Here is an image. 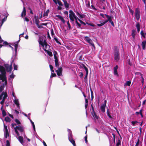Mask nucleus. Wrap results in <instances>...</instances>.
Here are the masks:
<instances>
[{"label":"nucleus","instance_id":"obj_8","mask_svg":"<svg viewBox=\"0 0 146 146\" xmlns=\"http://www.w3.org/2000/svg\"><path fill=\"white\" fill-rule=\"evenodd\" d=\"M43 38V37H39L38 41L39 44L42 47H44V45H46L47 42L46 40Z\"/></svg>","mask_w":146,"mask_h":146},{"label":"nucleus","instance_id":"obj_11","mask_svg":"<svg viewBox=\"0 0 146 146\" xmlns=\"http://www.w3.org/2000/svg\"><path fill=\"white\" fill-rule=\"evenodd\" d=\"M4 66L6 68L7 71L8 72H11L12 69V64L10 65L8 64H5Z\"/></svg>","mask_w":146,"mask_h":146},{"label":"nucleus","instance_id":"obj_18","mask_svg":"<svg viewBox=\"0 0 146 146\" xmlns=\"http://www.w3.org/2000/svg\"><path fill=\"white\" fill-rule=\"evenodd\" d=\"M76 14L78 16H79L80 18H83L85 17V15L83 14H80L77 11H75Z\"/></svg>","mask_w":146,"mask_h":146},{"label":"nucleus","instance_id":"obj_10","mask_svg":"<svg viewBox=\"0 0 146 146\" xmlns=\"http://www.w3.org/2000/svg\"><path fill=\"white\" fill-rule=\"evenodd\" d=\"M4 134L5 138H7L9 136V134L8 131L7 129V126L5 125L4 123Z\"/></svg>","mask_w":146,"mask_h":146},{"label":"nucleus","instance_id":"obj_58","mask_svg":"<svg viewBox=\"0 0 146 146\" xmlns=\"http://www.w3.org/2000/svg\"><path fill=\"white\" fill-rule=\"evenodd\" d=\"M100 15L102 16L103 18H104V19H105L106 18V17H105V15H104V14H103L102 13H100Z\"/></svg>","mask_w":146,"mask_h":146},{"label":"nucleus","instance_id":"obj_63","mask_svg":"<svg viewBox=\"0 0 146 146\" xmlns=\"http://www.w3.org/2000/svg\"><path fill=\"white\" fill-rule=\"evenodd\" d=\"M88 73H86V74L84 78L85 80H86L87 79L88 75Z\"/></svg>","mask_w":146,"mask_h":146},{"label":"nucleus","instance_id":"obj_4","mask_svg":"<svg viewBox=\"0 0 146 146\" xmlns=\"http://www.w3.org/2000/svg\"><path fill=\"white\" fill-rule=\"evenodd\" d=\"M20 40V37H19V40L18 41L15 42H14L12 43L11 44V45L15 47L14 51L15 52L14 54H15L13 56V57L14 56V58H15L16 56L17 50L18 48V44Z\"/></svg>","mask_w":146,"mask_h":146},{"label":"nucleus","instance_id":"obj_60","mask_svg":"<svg viewBox=\"0 0 146 146\" xmlns=\"http://www.w3.org/2000/svg\"><path fill=\"white\" fill-rule=\"evenodd\" d=\"M97 26L98 27H101L103 25H104V24L103 23H101L100 24H97Z\"/></svg>","mask_w":146,"mask_h":146},{"label":"nucleus","instance_id":"obj_59","mask_svg":"<svg viewBox=\"0 0 146 146\" xmlns=\"http://www.w3.org/2000/svg\"><path fill=\"white\" fill-rule=\"evenodd\" d=\"M118 67L117 65L116 66L114 67V70H117Z\"/></svg>","mask_w":146,"mask_h":146},{"label":"nucleus","instance_id":"obj_21","mask_svg":"<svg viewBox=\"0 0 146 146\" xmlns=\"http://www.w3.org/2000/svg\"><path fill=\"white\" fill-rule=\"evenodd\" d=\"M141 45L143 49L145 50L146 46V41L144 40L142 41V42Z\"/></svg>","mask_w":146,"mask_h":146},{"label":"nucleus","instance_id":"obj_3","mask_svg":"<svg viewBox=\"0 0 146 146\" xmlns=\"http://www.w3.org/2000/svg\"><path fill=\"white\" fill-rule=\"evenodd\" d=\"M114 60L116 62H118L120 59L119 53V49L116 46L114 47Z\"/></svg>","mask_w":146,"mask_h":146},{"label":"nucleus","instance_id":"obj_29","mask_svg":"<svg viewBox=\"0 0 146 146\" xmlns=\"http://www.w3.org/2000/svg\"><path fill=\"white\" fill-rule=\"evenodd\" d=\"M56 1L57 4L58 3L60 6H63L62 3L60 0H56Z\"/></svg>","mask_w":146,"mask_h":146},{"label":"nucleus","instance_id":"obj_33","mask_svg":"<svg viewBox=\"0 0 146 146\" xmlns=\"http://www.w3.org/2000/svg\"><path fill=\"white\" fill-rule=\"evenodd\" d=\"M49 12V10H48L46 11V12H44L43 14V16L45 17L46 16H47L48 15V13Z\"/></svg>","mask_w":146,"mask_h":146},{"label":"nucleus","instance_id":"obj_42","mask_svg":"<svg viewBox=\"0 0 146 146\" xmlns=\"http://www.w3.org/2000/svg\"><path fill=\"white\" fill-rule=\"evenodd\" d=\"M131 83V82L130 81H127L126 83V85L128 86H130Z\"/></svg>","mask_w":146,"mask_h":146},{"label":"nucleus","instance_id":"obj_26","mask_svg":"<svg viewBox=\"0 0 146 146\" xmlns=\"http://www.w3.org/2000/svg\"><path fill=\"white\" fill-rule=\"evenodd\" d=\"M29 119L30 120L31 124L32 125V126L33 128V129L34 131H35V127L34 122L32 121L31 119L29 118Z\"/></svg>","mask_w":146,"mask_h":146},{"label":"nucleus","instance_id":"obj_62","mask_svg":"<svg viewBox=\"0 0 146 146\" xmlns=\"http://www.w3.org/2000/svg\"><path fill=\"white\" fill-rule=\"evenodd\" d=\"M106 103H107V101L105 100L104 101V104L102 105L103 106H106Z\"/></svg>","mask_w":146,"mask_h":146},{"label":"nucleus","instance_id":"obj_30","mask_svg":"<svg viewBox=\"0 0 146 146\" xmlns=\"http://www.w3.org/2000/svg\"><path fill=\"white\" fill-rule=\"evenodd\" d=\"M5 120L7 122H10L11 119L8 117H5Z\"/></svg>","mask_w":146,"mask_h":146},{"label":"nucleus","instance_id":"obj_28","mask_svg":"<svg viewBox=\"0 0 146 146\" xmlns=\"http://www.w3.org/2000/svg\"><path fill=\"white\" fill-rule=\"evenodd\" d=\"M136 33V31L134 30L133 29L132 30V33H131V35L132 36H135V34Z\"/></svg>","mask_w":146,"mask_h":146},{"label":"nucleus","instance_id":"obj_19","mask_svg":"<svg viewBox=\"0 0 146 146\" xmlns=\"http://www.w3.org/2000/svg\"><path fill=\"white\" fill-rule=\"evenodd\" d=\"M26 10L24 6H23V10L22 12L21 16L22 18L24 17L26 15Z\"/></svg>","mask_w":146,"mask_h":146},{"label":"nucleus","instance_id":"obj_25","mask_svg":"<svg viewBox=\"0 0 146 146\" xmlns=\"http://www.w3.org/2000/svg\"><path fill=\"white\" fill-rule=\"evenodd\" d=\"M64 3L65 7L66 8H68L69 7V4L67 3V2L66 1V2H64Z\"/></svg>","mask_w":146,"mask_h":146},{"label":"nucleus","instance_id":"obj_47","mask_svg":"<svg viewBox=\"0 0 146 146\" xmlns=\"http://www.w3.org/2000/svg\"><path fill=\"white\" fill-rule=\"evenodd\" d=\"M138 123V122L137 121H132L131 122V123L132 125H133L134 126L135 124L137 123Z\"/></svg>","mask_w":146,"mask_h":146},{"label":"nucleus","instance_id":"obj_44","mask_svg":"<svg viewBox=\"0 0 146 146\" xmlns=\"http://www.w3.org/2000/svg\"><path fill=\"white\" fill-rule=\"evenodd\" d=\"M86 23L88 25H89L90 26H92V27H94L95 26V25L93 24L92 23H88V22H86Z\"/></svg>","mask_w":146,"mask_h":146},{"label":"nucleus","instance_id":"obj_56","mask_svg":"<svg viewBox=\"0 0 146 146\" xmlns=\"http://www.w3.org/2000/svg\"><path fill=\"white\" fill-rule=\"evenodd\" d=\"M127 61H128V62H127L128 64H129L130 66L132 65V64L130 62V59H128L127 60Z\"/></svg>","mask_w":146,"mask_h":146},{"label":"nucleus","instance_id":"obj_6","mask_svg":"<svg viewBox=\"0 0 146 146\" xmlns=\"http://www.w3.org/2000/svg\"><path fill=\"white\" fill-rule=\"evenodd\" d=\"M135 16L137 21L139 20L140 18V11L139 8H135Z\"/></svg>","mask_w":146,"mask_h":146},{"label":"nucleus","instance_id":"obj_45","mask_svg":"<svg viewBox=\"0 0 146 146\" xmlns=\"http://www.w3.org/2000/svg\"><path fill=\"white\" fill-rule=\"evenodd\" d=\"M50 33L52 36H53L54 35V32L53 30L52 29H51L50 30Z\"/></svg>","mask_w":146,"mask_h":146},{"label":"nucleus","instance_id":"obj_15","mask_svg":"<svg viewBox=\"0 0 146 146\" xmlns=\"http://www.w3.org/2000/svg\"><path fill=\"white\" fill-rule=\"evenodd\" d=\"M7 96V94L5 92H3L0 96V99L3 98V100H5Z\"/></svg>","mask_w":146,"mask_h":146},{"label":"nucleus","instance_id":"obj_50","mask_svg":"<svg viewBox=\"0 0 146 146\" xmlns=\"http://www.w3.org/2000/svg\"><path fill=\"white\" fill-rule=\"evenodd\" d=\"M14 70H17V66L15 64H14Z\"/></svg>","mask_w":146,"mask_h":146},{"label":"nucleus","instance_id":"obj_2","mask_svg":"<svg viewBox=\"0 0 146 146\" xmlns=\"http://www.w3.org/2000/svg\"><path fill=\"white\" fill-rule=\"evenodd\" d=\"M0 80H1L2 82H5V84L7 83V78L6 76V72L5 69L2 66H0Z\"/></svg>","mask_w":146,"mask_h":146},{"label":"nucleus","instance_id":"obj_61","mask_svg":"<svg viewBox=\"0 0 146 146\" xmlns=\"http://www.w3.org/2000/svg\"><path fill=\"white\" fill-rule=\"evenodd\" d=\"M141 34L142 36H145L144 33L143 32V31H141Z\"/></svg>","mask_w":146,"mask_h":146},{"label":"nucleus","instance_id":"obj_32","mask_svg":"<svg viewBox=\"0 0 146 146\" xmlns=\"http://www.w3.org/2000/svg\"><path fill=\"white\" fill-rule=\"evenodd\" d=\"M82 65L84 67V68L85 69L86 73H88V69L87 68V67L84 64H82Z\"/></svg>","mask_w":146,"mask_h":146},{"label":"nucleus","instance_id":"obj_7","mask_svg":"<svg viewBox=\"0 0 146 146\" xmlns=\"http://www.w3.org/2000/svg\"><path fill=\"white\" fill-rule=\"evenodd\" d=\"M53 53L54 56V58L55 66L56 67L58 68L59 66V64L58 62V60L57 56V53L56 51L54 50L53 52Z\"/></svg>","mask_w":146,"mask_h":146},{"label":"nucleus","instance_id":"obj_12","mask_svg":"<svg viewBox=\"0 0 146 146\" xmlns=\"http://www.w3.org/2000/svg\"><path fill=\"white\" fill-rule=\"evenodd\" d=\"M62 67L58 68V69L56 70L57 74L59 76H62Z\"/></svg>","mask_w":146,"mask_h":146},{"label":"nucleus","instance_id":"obj_16","mask_svg":"<svg viewBox=\"0 0 146 146\" xmlns=\"http://www.w3.org/2000/svg\"><path fill=\"white\" fill-rule=\"evenodd\" d=\"M68 139L73 144L74 146H76L75 141L72 138V136H69Z\"/></svg>","mask_w":146,"mask_h":146},{"label":"nucleus","instance_id":"obj_43","mask_svg":"<svg viewBox=\"0 0 146 146\" xmlns=\"http://www.w3.org/2000/svg\"><path fill=\"white\" fill-rule=\"evenodd\" d=\"M76 26L78 28H81V25L79 23H77L76 24Z\"/></svg>","mask_w":146,"mask_h":146},{"label":"nucleus","instance_id":"obj_1","mask_svg":"<svg viewBox=\"0 0 146 146\" xmlns=\"http://www.w3.org/2000/svg\"><path fill=\"white\" fill-rule=\"evenodd\" d=\"M14 130L17 138L23 146H26L23 141V137H22L25 136L24 127L21 126H17L14 127Z\"/></svg>","mask_w":146,"mask_h":146},{"label":"nucleus","instance_id":"obj_41","mask_svg":"<svg viewBox=\"0 0 146 146\" xmlns=\"http://www.w3.org/2000/svg\"><path fill=\"white\" fill-rule=\"evenodd\" d=\"M15 121L16 123L18 125L21 124V122L20 121L17 119H16L15 120Z\"/></svg>","mask_w":146,"mask_h":146},{"label":"nucleus","instance_id":"obj_64","mask_svg":"<svg viewBox=\"0 0 146 146\" xmlns=\"http://www.w3.org/2000/svg\"><path fill=\"white\" fill-rule=\"evenodd\" d=\"M83 73H82V72H80V77L81 78H82V76H83Z\"/></svg>","mask_w":146,"mask_h":146},{"label":"nucleus","instance_id":"obj_54","mask_svg":"<svg viewBox=\"0 0 146 146\" xmlns=\"http://www.w3.org/2000/svg\"><path fill=\"white\" fill-rule=\"evenodd\" d=\"M137 29L140 28V25L139 23H137L136 25Z\"/></svg>","mask_w":146,"mask_h":146},{"label":"nucleus","instance_id":"obj_34","mask_svg":"<svg viewBox=\"0 0 146 146\" xmlns=\"http://www.w3.org/2000/svg\"><path fill=\"white\" fill-rule=\"evenodd\" d=\"M49 67L52 72H54V70H53V67L52 66L51 64H50Z\"/></svg>","mask_w":146,"mask_h":146},{"label":"nucleus","instance_id":"obj_20","mask_svg":"<svg viewBox=\"0 0 146 146\" xmlns=\"http://www.w3.org/2000/svg\"><path fill=\"white\" fill-rule=\"evenodd\" d=\"M55 17H58L59 19L63 23H65V20L63 17L59 15H56Z\"/></svg>","mask_w":146,"mask_h":146},{"label":"nucleus","instance_id":"obj_52","mask_svg":"<svg viewBox=\"0 0 146 146\" xmlns=\"http://www.w3.org/2000/svg\"><path fill=\"white\" fill-rule=\"evenodd\" d=\"M56 76V74L55 73H51V76H50V77H55Z\"/></svg>","mask_w":146,"mask_h":146},{"label":"nucleus","instance_id":"obj_40","mask_svg":"<svg viewBox=\"0 0 146 146\" xmlns=\"http://www.w3.org/2000/svg\"><path fill=\"white\" fill-rule=\"evenodd\" d=\"M2 114L3 115V117H4L6 115V112L4 110H3L2 111Z\"/></svg>","mask_w":146,"mask_h":146},{"label":"nucleus","instance_id":"obj_53","mask_svg":"<svg viewBox=\"0 0 146 146\" xmlns=\"http://www.w3.org/2000/svg\"><path fill=\"white\" fill-rule=\"evenodd\" d=\"M112 135H113V139L114 142L115 143V135L113 133L112 134Z\"/></svg>","mask_w":146,"mask_h":146},{"label":"nucleus","instance_id":"obj_36","mask_svg":"<svg viewBox=\"0 0 146 146\" xmlns=\"http://www.w3.org/2000/svg\"><path fill=\"white\" fill-rule=\"evenodd\" d=\"M68 131L69 132L68 137L70 136H72V132L71 130L69 129H68Z\"/></svg>","mask_w":146,"mask_h":146},{"label":"nucleus","instance_id":"obj_17","mask_svg":"<svg viewBox=\"0 0 146 146\" xmlns=\"http://www.w3.org/2000/svg\"><path fill=\"white\" fill-rule=\"evenodd\" d=\"M105 16L106 17L108 18V19L107 20H105L103 22V23L104 24V25L106 23H107L108 22H110L111 18V16H110L108 15H107V14H105Z\"/></svg>","mask_w":146,"mask_h":146},{"label":"nucleus","instance_id":"obj_9","mask_svg":"<svg viewBox=\"0 0 146 146\" xmlns=\"http://www.w3.org/2000/svg\"><path fill=\"white\" fill-rule=\"evenodd\" d=\"M84 40L91 45L94 49L95 48V45L92 40L89 37H85Z\"/></svg>","mask_w":146,"mask_h":146},{"label":"nucleus","instance_id":"obj_22","mask_svg":"<svg viewBox=\"0 0 146 146\" xmlns=\"http://www.w3.org/2000/svg\"><path fill=\"white\" fill-rule=\"evenodd\" d=\"M44 51L47 52V54L50 56H53L52 53L51 51H50L48 50H47L45 49H44Z\"/></svg>","mask_w":146,"mask_h":146},{"label":"nucleus","instance_id":"obj_37","mask_svg":"<svg viewBox=\"0 0 146 146\" xmlns=\"http://www.w3.org/2000/svg\"><path fill=\"white\" fill-rule=\"evenodd\" d=\"M54 40H55V41L57 43H58V44L60 45L61 44V43L59 41H58V39L56 37H54Z\"/></svg>","mask_w":146,"mask_h":146},{"label":"nucleus","instance_id":"obj_13","mask_svg":"<svg viewBox=\"0 0 146 146\" xmlns=\"http://www.w3.org/2000/svg\"><path fill=\"white\" fill-rule=\"evenodd\" d=\"M13 95L15 98V100H14V103L17 106V108L18 109H20L19 104L18 100L16 98L15 96L13 94Z\"/></svg>","mask_w":146,"mask_h":146},{"label":"nucleus","instance_id":"obj_24","mask_svg":"<svg viewBox=\"0 0 146 146\" xmlns=\"http://www.w3.org/2000/svg\"><path fill=\"white\" fill-rule=\"evenodd\" d=\"M92 114L93 117L95 118L96 119H98V117L97 115L95 112L94 113H92Z\"/></svg>","mask_w":146,"mask_h":146},{"label":"nucleus","instance_id":"obj_35","mask_svg":"<svg viewBox=\"0 0 146 146\" xmlns=\"http://www.w3.org/2000/svg\"><path fill=\"white\" fill-rule=\"evenodd\" d=\"M107 113L108 116L110 118H111L112 117L111 116L110 113L109 111V110L108 109L107 111Z\"/></svg>","mask_w":146,"mask_h":146},{"label":"nucleus","instance_id":"obj_38","mask_svg":"<svg viewBox=\"0 0 146 146\" xmlns=\"http://www.w3.org/2000/svg\"><path fill=\"white\" fill-rule=\"evenodd\" d=\"M121 141L119 139H118L117 142L116 143V146H119L121 145Z\"/></svg>","mask_w":146,"mask_h":146},{"label":"nucleus","instance_id":"obj_46","mask_svg":"<svg viewBox=\"0 0 146 146\" xmlns=\"http://www.w3.org/2000/svg\"><path fill=\"white\" fill-rule=\"evenodd\" d=\"M5 146H10V143L8 140L6 141V144Z\"/></svg>","mask_w":146,"mask_h":146},{"label":"nucleus","instance_id":"obj_39","mask_svg":"<svg viewBox=\"0 0 146 146\" xmlns=\"http://www.w3.org/2000/svg\"><path fill=\"white\" fill-rule=\"evenodd\" d=\"M109 22L112 25L113 27L114 26V23L113 21H112V17H111L110 21Z\"/></svg>","mask_w":146,"mask_h":146},{"label":"nucleus","instance_id":"obj_51","mask_svg":"<svg viewBox=\"0 0 146 146\" xmlns=\"http://www.w3.org/2000/svg\"><path fill=\"white\" fill-rule=\"evenodd\" d=\"M67 24L69 29H70L71 28V26L68 21L67 22Z\"/></svg>","mask_w":146,"mask_h":146},{"label":"nucleus","instance_id":"obj_23","mask_svg":"<svg viewBox=\"0 0 146 146\" xmlns=\"http://www.w3.org/2000/svg\"><path fill=\"white\" fill-rule=\"evenodd\" d=\"M15 76V75L12 73V74L9 76V80L12 81L13 79L14 78Z\"/></svg>","mask_w":146,"mask_h":146},{"label":"nucleus","instance_id":"obj_57","mask_svg":"<svg viewBox=\"0 0 146 146\" xmlns=\"http://www.w3.org/2000/svg\"><path fill=\"white\" fill-rule=\"evenodd\" d=\"M84 139L85 141V142L86 143H87L88 142V140H87V135H86L85 137H84Z\"/></svg>","mask_w":146,"mask_h":146},{"label":"nucleus","instance_id":"obj_48","mask_svg":"<svg viewBox=\"0 0 146 146\" xmlns=\"http://www.w3.org/2000/svg\"><path fill=\"white\" fill-rule=\"evenodd\" d=\"M28 9L30 10V14L33 15V12L32 10L29 7L28 8Z\"/></svg>","mask_w":146,"mask_h":146},{"label":"nucleus","instance_id":"obj_55","mask_svg":"<svg viewBox=\"0 0 146 146\" xmlns=\"http://www.w3.org/2000/svg\"><path fill=\"white\" fill-rule=\"evenodd\" d=\"M139 143V139H138L137 140V141L136 143L135 146H138Z\"/></svg>","mask_w":146,"mask_h":146},{"label":"nucleus","instance_id":"obj_14","mask_svg":"<svg viewBox=\"0 0 146 146\" xmlns=\"http://www.w3.org/2000/svg\"><path fill=\"white\" fill-rule=\"evenodd\" d=\"M1 37H0V48L2 46L8 45V43L7 42H4V41L1 39Z\"/></svg>","mask_w":146,"mask_h":146},{"label":"nucleus","instance_id":"obj_27","mask_svg":"<svg viewBox=\"0 0 146 146\" xmlns=\"http://www.w3.org/2000/svg\"><path fill=\"white\" fill-rule=\"evenodd\" d=\"M106 106H103L102 105L101 107V111L103 112H105V107Z\"/></svg>","mask_w":146,"mask_h":146},{"label":"nucleus","instance_id":"obj_5","mask_svg":"<svg viewBox=\"0 0 146 146\" xmlns=\"http://www.w3.org/2000/svg\"><path fill=\"white\" fill-rule=\"evenodd\" d=\"M69 18L71 22H73L74 21V19L77 17L75 15L74 13L72 10L69 11Z\"/></svg>","mask_w":146,"mask_h":146},{"label":"nucleus","instance_id":"obj_49","mask_svg":"<svg viewBox=\"0 0 146 146\" xmlns=\"http://www.w3.org/2000/svg\"><path fill=\"white\" fill-rule=\"evenodd\" d=\"M84 58H83L82 55H81L79 57V60H83Z\"/></svg>","mask_w":146,"mask_h":146},{"label":"nucleus","instance_id":"obj_31","mask_svg":"<svg viewBox=\"0 0 146 146\" xmlns=\"http://www.w3.org/2000/svg\"><path fill=\"white\" fill-rule=\"evenodd\" d=\"M128 7L130 13L131 15H133L134 13V11L129 6H128Z\"/></svg>","mask_w":146,"mask_h":146}]
</instances>
